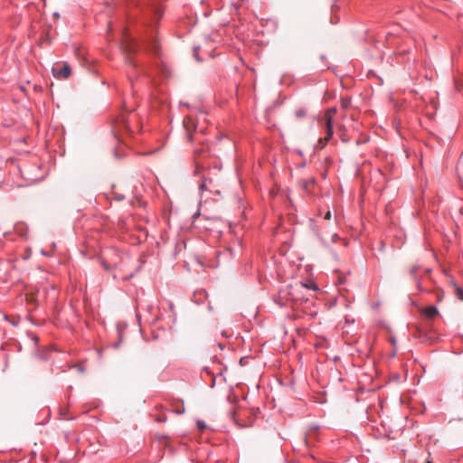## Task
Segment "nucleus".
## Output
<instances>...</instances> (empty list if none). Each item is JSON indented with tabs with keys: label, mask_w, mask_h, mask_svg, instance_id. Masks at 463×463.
<instances>
[{
	"label": "nucleus",
	"mask_w": 463,
	"mask_h": 463,
	"mask_svg": "<svg viewBox=\"0 0 463 463\" xmlns=\"http://www.w3.org/2000/svg\"><path fill=\"white\" fill-rule=\"evenodd\" d=\"M156 420L157 422H165V421H166V417H165V416H159V417H157V418L156 419Z\"/></svg>",
	"instance_id": "nucleus-16"
},
{
	"label": "nucleus",
	"mask_w": 463,
	"mask_h": 463,
	"mask_svg": "<svg viewBox=\"0 0 463 463\" xmlns=\"http://www.w3.org/2000/svg\"><path fill=\"white\" fill-rule=\"evenodd\" d=\"M212 183H213L212 179H208V178L203 177L202 178V183L199 185L200 190H202V191L207 190L208 189V184H211Z\"/></svg>",
	"instance_id": "nucleus-11"
},
{
	"label": "nucleus",
	"mask_w": 463,
	"mask_h": 463,
	"mask_svg": "<svg viewBox=\"0 0 463 463\" xmlns=\"http://www.w3.org/2000/svg\"><path fill=\"white\" fill-rule=\"evenodd\" d=\"M295 116L298 118H304L307 116V109L305 108H299L295 111Z\"/></svg>",
	"instance_id": "nucleus-12"
},
{
	"label": "nucleus",
	"mask_w": 463,
	"mask_h": 463,
	"mask_svg": "<svg viewBox=\"0 0 463 463\" xmlns=\"http://www.w3.org/2000/svg\"><path fill=\"white\" fill-rule=\"evenodd\" d=\"M421 314L427 319H433L439 316V310L435 306H428L421 309Z\"/></svg>",
	"instance_id": "nucleus-9"
},
{
	"label": "nucleus",
	"mask_w": 463,
	"mask_h": 463,
	"mask_svg": "<svg viewBox=\"0 0 463 463\" xmlns=\"http://www.w3.org/2000/svg\"><path fill=\"white\" fill-rule=\"evenodd\" d=\"M426 463H432L430 460H427Z\"/></svg>",
	"instance_id": "nucleus-27"
},
{
	"label": "nucleus",
	"mask_w": 463,
	"mask_h": 463,
	"mask_svg": "<svg viewBox=\"0 0 463 463\" xmlns=\"http://www.w3.org/2000/svg\"><path fill=\"white\" fill-rule=\"evenodd\" d=\"M122 48L125 52L128 53V55L132 52H135L137 49V43L129 36H124V41L122 43Z\"/></svg>",
	"instance_id": "nucleus-5"
},
{
	"label": "nucleus",
	"mask_w": 463,
	"mask_h": 463,
	"mask_svg": "<svg viewBox=\"0 0 463 463\" xmlns=\"http://www.w3.org/2000/svg\"><path fill=\"white\" fill-rule=\"evenodd\" d=\"M131 277H133V273H130V274L128 275V277L125 278L124 279H127L131 278Z\"/></svg>",
	"instance_id": "nucleus-25"
},
{
	"label": "nucleus",
	"mask_w": 463,
	"mask_h": 463,
	"mask_svg": "<svg viewBox=\"0 0 463 463\" xmlns=\"http://www.w3.org/2000/svg\"><path fill=\"white\" fill-rule=\"evenodd\" d=\"M418 288H419L420 290H421V287H420V282H418Z\"/></svg>",
	"instance_id": "nucleus-26"
},
{
	"label": "nucleus",
	"mask_w": 463,
	"mask_h": 463,
	"mask_svg": "<svg viewBox=\"0 0 463 463\" xmlns=\"http://www.w3.org/2000/svg\"><path fill=\"white\" fill-rule=\"evenodd\" d=\"M450 286L453 288V292L456 298L463 301V288H460L452 278H450Z\"/></svg>",
	"instance_id": "nucleus-10"
},
{
	"label": "nucleus",
	"mask_w": 463,
	"mask_h": 463,
	"mask_svg": "<svg viewBox=\"0 0 463 463\" xmlns=\"http://www.w3.org/2000/svg\"><path fill=\"white\" fill-rule=\"evenodd\" d=\"M184 127L186 130V133H187V138L192 141L194 140V137H193V130H196V127L194 123V120L191 117H186L184 118Z\"/></svg>",
	"instance_id": "nucleus-8"
},
{
	"label": "nucleus",
	"mask_w": 463,
	"mask_h": 463,
	"mask_svg": "<svg viewBox=\"0 0 463 463\" xmlns=\"http://www.w3.org/2000/svg\"><path fill=\"white\" fill-rule=\"evenodd\" d=\"M331 217H332L331 211H329V210H328V211H326V213H325L324 218H325L326 220H330V219H331Z\"/></svg>",
	"instance_id": "nucleus-17"
},
{
	"label": "nucleus",
	"mask_w": 463,
	"mask_h": 463,
	"mask_svg": "<svg viewBox=\"0 0 463 463\" xmlns=\"http://www.w3.org/2000/svg\"><path fill=\"white\" fill-rule=\"evenodd\" d=\"M417 270H418V268L417 267H413V268H411L410 272H411V275H414L417 272Z\"/></svg>",
	"instance_id": "nucleus-20"
},
{
	"label": "nucleus",
	"mask_w": 463,
	"mask_h": 463,
	"mask_svg": "<svg viewBox=\"0 0 463 463\" xmlns=\"http://www.w3.org/2000/svg\"><path fill=\"white\" fill-rule=\"evenodd\" d=\"M304 288H308L312 290H318L317 286L314 282H310L309 284H304L302 282L297 283L296 285H288L284 292L289 295V300L297 303L302 300L301 291Z\"/></svg>",
	"instance_id": "nucleus-2"
},
{
	"label": "nucleus",
	"mask_w": 463,
	"mask_h": 463,
	"mask_svg": "<svg viewBox=\"0 0 463 463\" xmlns=\"http://www.w3.org/2000/svg\"><path fill=\"white\" fill-rule=\"evenodd\" d=\"M77 367L79 368V371H80V372L84 371L83 367H81L80 365H77Z\"/></svg>",
	"instance_id": "nucleus-24"
},
{
	"label": "nucleus",
	"mask_w": 463,
	"mask_h": 463,
	"mask_svg": "<svg viewBox=\"0 0 463 463\" xmlns=\"http://www.w3.org/2000/svg\"><path fill=\"white\" fill-rule=\"evenodd\" d=\"M199 49H200V47H199V46H197V47H194V58H195L197 61H201V59L199 58V55H198Z\"/></svg>",
	"instance_id": "nucleus-13"
},
{
	"label": "nucleus",
	"mask_w": 463,
	"mask_h": 463,
	"mask_svg": "<svg viewBox=\"0 0 463 463\" xmlns=\"http://www.w3.org/2000/svg\"><path fill=\"white\" fill-rule=\"evenodd\" d=\"M136 120V116L130 113L120 114L112 123V132L117 139H121L124 134H132L138 129V126L136 128L130 125L131 121Z\"/></svg>",
	"instance_id": "nucleus-1"
},
{
	"label": "nucleus",
	"mask_w": 463,
	"mask_h": 463,
	"mask_svg": "<svg viewBox=\"0 0 463 463\" xmlns=\"http://www.w3.org/2000/svg\"><path fill=\"white\" fill-rule=\"evenodd\" d=\"M330 111L331 109H328L326 113V136L325 137V142L327 143L333 134H334V131H333V119H332V117L330 115Z\"/></svg>",
	"instance_id": "nucleus-6"
},
{
	"label": "nucleus",
	"mask_w": 463,
	"mask_h": 463,
	"mask_svg": "<svg viewBox=\"0 0 463 463\" xmlns=\"http://www.w3.org/2000/svg\"><path fill=\"white\" fill-rule=\"evenodd\" d=\"M197 425H198V428L201 429V430L205 428V424L203 421H198Z\"/></svg>",
	"instance_id": "nucleus-18"
},
{
	"label": "nucleus",
	"mask_w": 463,
	"mask_h": 463,
	"mask_svg": "<svg viewBox=\"0 0 463 463\" xmlns=\"http://www.w3.org/2000/svg\"><path fill=\"white\" fill-rule=\"evenodd\" d=\"M350 104V100L349 99H342V107L346 109Z\"/></svg>",
	"instance_id": "nucleus-15"
},
{
	"label": "nucleus",
	"mask_w": 463,
	"mask_h": 463,
	"mask_svg": "<svg viewBox=\"0 0 463 463\" xmlns=\"http://www.w3.org/2000/svg\"><path fill=\"white\" fill-rule=\"evenodd\" d=\"M208 146L202 144L201 147H196L194 151L196 159H195V175H200L201 171L204 168V165L199 161V156H203L204 155L208 154Z\"/></svg>",
	"instance_id": "nucleus-3"
},
{
	"label": "nucleus",
	"mask_w": 463,
	"mask_h": 463,
	"mask_svg": "<svg viewBox=\"0 0 463 463\" xmlns=\"http://www.w3.org/2000/svg\"><path fill=\"white\" fill-rule=\"evenodd\" d=\"M71 67L68 63H63L61 67H53L52 74L56 79H67L71 75Z\"/></svg>",
	"instance_id": "nucleus-4"
},
{
	"label": "nucleus",
	"mask_w": 463,
	"mask_h": 463,
	"mask_svg": "<svg viewBox=\"0 0 463 463\" xmlns=\"http://www.w3.org/2000/svg\"><path fill=\"white\" fill-rule=\"evenodd\" d=\"M390 342L392 344V346H395L396 345V339L394 337H391L390 338Z\"/></svg>",
	"instance_id": "nucleus-19"
},
{
	"label": "nucleus",
	"mask_w": 463,
	"mask_h": 463,
	"mask_svg": "<svg viewBox=\"0 0 463 463\" xmlns=\"http://www.w3.org/2000/svg\"><path fill=\"white\" fill-rule=\"evenodd\" d=\"M152 51L156 53L157 52V50H156V44L154 43L153 47H152Z\"/></svg>",
	"instance_id": "nucleus-21"
},
{
	"label": "nucleus",
	"mask_w": 463,
	"mask_h": 463,
	"mask_svg": "<svg viewBox=\"0 0 463 463\" xmlns=\"http://www.w3.org/2000/svg\"><path fill=\"white\" fill-rule=\"evenodd\" d=\"M126 61H127V63H128V77L131 84H133L134 77L137 78V64L129 56L127 57Z\"/></svg>",
	"instance_id": "nucleus-7"
},
{
	"label": "nucleus",
	"mask_w": 463,
	"mask_h": 463,
	"mask_svg": "<svg viewBox=\"0 0 463 463\" xmlns=\"http://www.w3.org/2000/svg\"><path fill=\"white\" fill-rule=\"evenodd\" d=\"M102 265L106 269H110L113 266H116V264H109L106 260H102Z\"/></svg>",
	"instance_id": "nucleus-14"
},
{
	"label": "nucleus",
	"mask_w": 463,
	"mask_h": 463,
	"mask_svg": "<svg viewBox=\"0 0 463 463\" xmlns=\"http://www.w3.org/2000/svg\"><path fill=\"white\" fill-rule=\"evenodd\" d=\"M184 411V409L183 408L182 410H178V411H176V413L181 414V413H183Z\"/></svg>",
	"instance_id": "nucleus-22"
},
{
	"label": "nucleus",
	"mask_w": 463,
	"mask_h": 463,
	"mask_svg": "<svg viewBox=\"0 0 463 463\" xmlns=\"http://www.w3.org/2000/svg\"><path fill=\"white\" fill-rule=\"evenodd\" d=\"M332 238H333V241H335V239H337L338 236H337V234L335 233Z\"/></svg>",
	"instance_id": "nucleus-23"
}]
</instances>
